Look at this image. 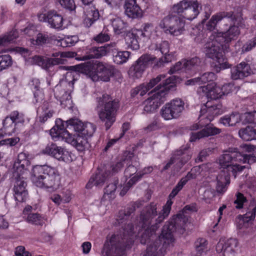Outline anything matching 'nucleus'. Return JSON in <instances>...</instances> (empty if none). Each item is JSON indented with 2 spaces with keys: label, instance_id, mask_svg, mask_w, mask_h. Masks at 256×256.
<instances>
[{
  "label": "nucleus",
  "instance_id": "obj_1",
  "mask_svg": "<svg viewBox=\"0 0 256 256\" xmlns=\"http://www.w3.org/2000/svg\"><path fill=\"white\" fill-rule=\"evenodd\" d=\"M172 204L170 200H167L158 214L156 204L151 202L141 212L136 228L138 229V233L142 232L141 244H148L142 256H164L167 246L174 242L173 234L175 232L170 230V228L164 230V225L161 234L157 237L156 234L158 224L169 215Z\"/></svg>",
  "mask_w": 256,
  "mask_h": 256
},
{
  "label": "nucleus",
  "instance_id": "obj_2",
  "mask_svg": "<svg viewBox=\"0 0 256 256\" xmlns=\"http://www.w3.org/2000/svg\"><path fill=\"white\" fill-rule=\"evenodd\" d=\"M58 68L60 70L78 71L89 76L93 80L100 78L104 82H108L110 78L114 76L116 70L113 66L99 61L93 63L88 62L74 66H59Z\"/></svg>",
  "mask_w": 256,
  "mask_h": 256
},
{
  "label": "nucleus",
  "instance_id": "obj_3",
  "mask_svg": "<svg viewBox=\"0 0 256 256\" xmlns=\"http://www.w3.org/2000/svg\"><path fill=\"white\" fill-rule=\"evenodd\" d=\"M124 236L113 234L110 240L107 238L102 251V256H123L124 250L128 248L134 242V234L136 232L134 226L128 224L124 228Z\"/></svg>",
  "mask_w": 256,
  "mask_h": 256
},
{
  "label": "nucleus",
  "instance_id": "obj_4",
  "mask_svg": "<svg viewBox=\"0 0 256 256\" xmlns=\"http://www.w3.org/2000/svg\"><path fill=\"white\" fill-rule=\"evenodd\" d=\"M32 181L38 187L56 189L60 177L58 170L47 164L34 166L32 170Z\"/></svg>",
  "mask_w": 256,
  "mask_h": 256
},
{
  "label": "nucleus",
  "instance_id": "obj_5",
  "mask_svg": "<svg viewBox=\"0 0 256 256\" xmlns=\"http://www.w3.org/2000/svg\"><path fill=\"white\" fill-rule=\"evenodd\" d=\"M96 102L98 118L104 123L106 130H108L116 121V113L120 107L119 101L113 99L108 94H104L102 96L96 98Z\"/></svg>",
  "mask_w": 256,
  "mask_h": 256
},
{
  "label": "nucleus",
  "instance_id": "obj_6",
  "mask_svg": "<svg viewBox=\"0 0 256 256\" xmlns=\"http://www.w3.org/2000/svg\"><path fill=\"white\" fill-rule=\"evenodd\" d=\"M224 38L220 34H211L205 44L204 49L206 56L216 60L222 59V52H228L229 45L223 42Z\"/></svg>",
  "mask_w": 256,
  "mask_h": 256
},
{
  "label": "nucleus",
  "instance_id": "obj_7",
  "mask_svg": "<svg viewBox=\"0 0 256 256\" xmlns=\"http://www.w3.org/2000/svg\"><path fill=\"white\" fill-rule=\"evenodd\" d=\"M222 108L221 104L216 102L212 105L210 102H208L200 111V114L198 117V122L192 126L190 128V130H196L210 125V124L214 119V116L222 113Z\"/></svg>",
  "mask_w": 256,
  "mask_h": 256
},
{
  "label": "nucleus",
  "instance_id": "obj_8",
  "mask_svg": "<svg viewBox=\"0 0 256 256\" xmlns=\"http://www.w3.org/2000/svg\"><path fill=\"white\" fill-rule=\"evenodd\" d=\"M189 148V146L186 144L174 150L170 160L163 168L162 172L168 170L172 164H174L172 172L174 175L177 174L192 158Z\"/></svg>",
  "mask_w": 256,
  "mask_h": 256
},
{
  "label": "nucleus",
  "instance_id": "obj_9",
  "mask_svg": "<svg viewBox=\"0 0 256 256\" xmlns=\"http://www.w3.org/2000/svg\"><path fill=\"white\" fill-rule=\"evenodd\" d=\"M228 14L230 16H226V19L230 22L228 28H226V31L217 34H220L224 38L223 42L229 45L230 42L236 40L240 34V28L244 26V20L238 14H234L232 12H229Z\"/></svg>",
  "mask_w": 256,
  "mask_h": 256
},
{
  "label": "nucleus",
  "instance_id": "obj_10",
  "mask_svg": "<svg viewBox=\"0 0 256 256\" xmlns=\"http://www.w3.org/2000/svg\"><path fill=\"white\" fill-rule=\"evenodd\" d=\"M236 148L234 151H226L222 155L219 159L220 164L224 168L222 170H225L226 174H232L236 176V174L237 172H242L246 168L245 166H240L234 162H239L242 157V154L238 152Z\"/></svg>",
  "mask_w": 256,
  "mask_h": 256
},
{
  "label": "nucleus",
  "instance_id": "obj_11",
  "mask_svg": "<svg viewBox=\"0 0 256 256\" xmlns=\"http://www.w3.org/2000/svg\"><path fill=\"white\" fill-rule=\"evenodd\" d=\"M195 207L190 205L184 206L182 211L166 222L164 224V230L170 228V230L180 234H183L186 230V226L188 222L189 216L188 211H194Z\"/></svg>",
  "mask_w": 256,
  "mask_h": 256
},
{
  "label": "nucleus",
  "instance_id": "obj_12",
  "mask_svg": "<svg viewBox=\"0 0 256 256\" xmlns=\"http://www.w3.org/2000/svg\"><path fill=\"white\" fill-rule=\"evenodd\" d=\"M159 26L166 33L178 36L185 30V21L178 16L170 14L160 21Z\"/></svg>",
  "mask_w": 256,
  "mask_h": 256
},
{
  "label": "nucleus",
  "instance_id": "obj_13",
  "mask_svg": "<svg viewBox=\"0 0 256 256\" xmlns=\"http://www.w3.org/2000/svg\"><path fill=\"white\" fill-rule=\"evenodd\" d=\"M73 84L71 82L62 80L54 88V96L60 101V105L64 108L71 109L73 107L70 96Z\"/></svg>",
  "mask_w": 256,
  "mask_h": 256
},
{
  "label": "nucleus",
  "instance_id": "obj_14",
  "mask_svg": "<svg viewBox=\"0 0 256 256\" xmlns=\"http://www.w3.org/2000/svg\"><path fill=\"white\" fill-rule=\"evenodd\" d=\"M184 109V102L180 98H176L166 103L160 109L161 116L168 120L178 118Z\"/></svg>",
  "mask_w": 256,
  "mask_h": 256
},
{
  "label": "nucleus",
  "instance_id": "obj_15",
  "mask_svg": "<svg viewBox=\"0 0 256 256\" xmlns=\"http://www.w3.org/2000/svg\"><path fill=\"white\" fill-rule=\"evenodd\" d=\"M174 81V76H171L166 78L162 86L160 83L154 88V92H151L152 96L149 98L158 107L166 100V97L169 91L174 88L176 86Z\"/></svg>",
  "mask_w": 256,
  "mask_h": 256
},
{
  "label": "nucleus",
  "instance_id": "obj_16",
  "mask_svg": "<svg viewBox=\"0 0 256 256\" xmlns=\"http://www.w3.org/2000/svg\"><path fill=\"white\" fill-rule=\"evenodd\" d=\"M156 58L149 54L142 55L130 69V72L136 78H139L146 68L156 62Z\"/></svg>",
  "mask_w": 256,
  "mask_h": 256
},
{
  "label": "nucleus",
  "instance_id": "obj_17",
  "mask_svg": "<svg viewBox=\"0 0 256 256\" xmlns=\"http://www.w3.org/2000/svg\"><path fill=\"white\" fill-rule=\"evenodd\" d=\"M256 212V200H252L247 208L246 213L242 216L239 215L236 219V226L239 229L247 228L250 222L254 220Z\"/></svg>",
  "mask_w": 256,
  "mask_h": 256
},
{
  "label": "nucleus",
  "instance_id": "obj_18",
  "mask_svg": "<svg viewBox=\"0 0 256 256\" xmlns=\"http://www.w3.org/2000/svg\"><path fill=\"white\" fill-rule=\"evenodd\" d=\"M14 176L15 178L13 188L14 198L18 202H22L26 200L28 196V192L26 189V183L22 175L16 174Z\"/></svg>",
  "mask_w": 256,
  "mask_h": 256
},
{
  "label": "nucleus",
  "instance_id": "obj_19",
  "mask_svg": "<svg viewBox=\"0 0 256 256\" xmlns=\"http://www.w3.org/2000/svg\"><path fill=\"white\" fill-rule=\"evenodd\" d=\"M200 64V59L196 56L189 60H183L176 62L174 66L172 67L169 70V73L172 74L178 71L187 72L193 68L198 66Z\"/></svg>",
  "mask_w": 256,
  "mask_h": 256
},
{
  "label": "nucleus",
  "instance_id": "obj_20",
  "mask_svg": "<svg viewBox=\"0 0 256 256\" xmlns=\"http://www.w3.org/2000/svg\"><path fill=\"white\" fill-rule=\"evenodd\" d=\"M66 122L62 121L61 119H57L56 120L55 126L50 130V134L52 138L66 139V134H70L66 130L70 128V126Z\"/></svg>",
  "mask_w": 256,
  "mask_h": 256
},
{
  "label": "nucleus",
  "instance_id": "obj_21",
  "mask_svg": "<svg viewBox=\"0 0 256 256\" xmlns=\"http://www.w3.org/2000/svg\"><path fill=\"white\" fill-rule=\"evenodd\" d=\"M30 166L28 154L24 152L20 153L14 164V176L16 174L22 175L28 169Z\"/></svg>",
  "mask_w": 256,
  "mask_h": 256
},
{
  "label": "nucleus",
  "instance_id": "obj_22",
  "mask_svg": "<svg viewBox=\"0 0 256 256\" xmlns=\"http://www.w3.org/2000/svg\"><path fill=\"white\" fill-rule=\"evenodd\" d=\"M44 152V153L54 156L59 160L64 162L66 161L68 154V151L64 150L62 146H58L54 143L48 144Z\"/></svg>",
  "mask_w": 256,
  "mask_h": 256
},
{
  "label": "nucleus",
  "instance_id": "obj_23",
  "mask_svg": "<svg viewBox=\"0 0 256 256\" xmlns=\"http://www.w3.org/2000/svg\"><path fill=\"white\" fill-rule=\"evenodd\" d=\"M65 141L81 152L86 149L88 144V139L81 134H66Z\"/></svg>",
  "mask_w": 256,
  "mask_h": 256
},
{
  "label": "nucleus",
  "instance_id": "obj_24",
  "mask_svg": "<svg viewBox=\"0 0 256 256\" xmlns=\"http://www.w3.org/2000/svg\"><path fill=\"white\" fill-rule=\"evenodd\" d=\"M54 111L50 107V104L46 101H44L37 110V120L40 124H44L51 118Z\"/></svg>",
  "mask_w": 256,
  "mask_h": 256
},
{
  "label": "nucleus",
  "instance_id": "obj_25",
  "mask_svg": "<svg viewBox=\"0 0 256 256\" xmlns=\"http://www.w3.org/2000/svg\"><path fill=\"white\" fill-rule=\"evenodd\" d=\"M124 8L126 14L130 18H136L142 16V10L136 0H126Z\"/></svg>",
  "mask_w": 256,
  "mask_h": 256
},
{
  "label": "nucleus",
  "instance_id": "obj_26",
  "mask_svg": "<svg viewBox=\"0 0 256 256\" xmlns=\"http://www.w3.org/2000/svg\"><path fill=\"white\" fill-rule=\"evenodd\" d=\"M238 245V242L236 238H230L224 242L220 240L216 246V250L218 253L223 252V256H226L234 252Z\"/></svg>",
  "mask_w": 256,
  "mask_h": 256
},
{
  "label": "nucleus",
  "instance_id": "obj_27",
  "mask_svg": "<svg viewBox=\"0 0 256 256\" xmlns=\"http://www.w3.org/2000/svg\"><path fill=\"white\" fill-rule=\"evenodd\" d=\"M214 83L206 86H201L198 88V92H202L206 96L212 100H216L222 98V94L220 86H214Z\"/></svg>",
  "mask_w": 256,
  "mask_h": 256
},
{
  "label": "nucleus",
  "instance_id": "obj_28",
  "mask_svg": "<svg viewBox=\"0 0 256 256\" xmlns=\"http://www.w3.org/2000/svg\"><path fill=\"white\" fill-rule=\"evenodd\" d=\"M220 129L214 126L212 124H210L203 128L202 130L198 132L192 133L190 141L194 142L196 140L214 136L220 134Z\"/></svg>",
  "mask_w": 256,
  "mask_h": 256
},
{
  "label": "nucleus",
  "instance_id": "obj_29",
  "mask_svg": "<svg viewBox=\"0 0 256 256\" xmlns=\"http://www.w3.org/2000/svg\"><path fill=\"white\" fill-rule=\"evenodd\" d=\"M113 30L116 34L126 33L129 30L128 24L118 16H113L110 19Z\"/></svg>",
  "mask_w": 256,
  "mask_h": 256
},
{
  "label": "nucleus",
  "instance_id": "obj_30",
  "mask_svg": "<svg viewBox=\"0 0 256 256\" xmlns=\"http://www.w3.org/2000/svg\"><path fill=\"white\" fill-rule=\"evenodd\" d=\"M109 52L108 46H106L91 48L86 54L82 57V60H87L92 58H100Z\"/></svg>",
  "mask_w": 256,
  "mask_h": 256
},
{
  "label": "nucleus",
  "instance_id": "obj_31",
  "mask_svg": "<svg viewBox=\"0 0 256 256\" xmlns=\"http://www.w3.org/2000/svg\"><path fill=\"white\" fill-rule=\"evenodd\" d=\"M63 17L57 12L52 10L47 12V22L50 28L55 29L61 28L63 26Z\"/></svg>",
  "mask_w": 256,
  "mask_h": 256
},
{
  "label": "nucleus",
  "instance_id": "obj_32",
  "mask_svg": "<svg viewBox=\"0 0 256 256\" xmlns=\"http://www.w3.org/2000/svg\"><path fill=\"white\" fill-rule=\"evenodd\" d=\"M230 174L226 173L225 170H222L217 176L216 191L218 193H223L227 189V186L230 182Z\"/></svg>",
  "mask_w": 256,
  "mask_h": 256
},
{
  "label": "nucleus",
  "instance_id": "obj_33",
  "mask_svg": "<svg viewBox=\"0 0 256 256\" xmlns=\"http://www.w3.org/2000/svg\"><path fill=\"white\" fill-rule=\"evenodd\" d=\"M170 50L169 44L167 41H163L161 43L156 44L155 50L160 52L162 54L165 56L159 58L158 61L156 62V65L157 66H161L164 63H168L169 60L166 57V55L168 53Z\"/></svg>",
  "mask_w": 256,
  "mask_h": 256
},
{
  "label": "nucleus",
  "instance_id": "obj_34",
  "mask_svg": "<svg viewBox=\"0 0 256 256\" xmlns=\"http://www.w3.org/2000/svg\"><path fill=\"white\" fill-rule=\"evenodd\" d=\"M2 124V128L0 130V138L4 135L10 136L14 132L16 124L8 116L5 118Z\"/></svg>",
  "mask_w": 256,
  "mask_h": 256
},
{
  "label": "nucleus",
  "instance_id": "obj_35",
  "mask_svg": "<svg viewBox=\"0 0 256 256\" xmlns=\"http://www.w3.org/2000/svg\"><path fill=\"white\" fill-rule=\"evenodd\" d=\"M192 4L189 6L184 13L182 14V18L192 20L196 18L200 11L198 10L199 4L197 1L191 0Z\"/></svg>",
  "mask_w": 256,
  "mask_h": 256
},
{
  "label": "nucleus",
  "instance_id": "obj_36",
  "mask_svg": "<svg viewBox=\"0 0 256 256\" xmlns=\"http://www.w3.org/2000/svg\"><path fill=\"white\" fill-rule=\"evenodd\" d=\"M240 121V114L237 112H232L220 118L219 122L226 126H234Z\"/></svg>",
  "mask_w": 256,
  "mask_h": 256
},
{
  "label": "nucleus",
  "instance_id": "obj_37",
  "mask_svg": "<svg viewBox=\"0 0 256 256\" xmlns=\"http://www.w3.org/2000/svg\"><path fill=\"white\" fill-rule=\"evenodd\" d=\"M230 16V14L227 12H219L212 16L210 20L206 24V28L207 30H210L209 34H212L211 31L213 30L216 24L224 18H226V16ZM212 34H216V32H212Z\"/></svg>",
  "mask_w": 256,
  "mask_h": 256
},
{
  "label": "nucleus",
  "instance_id": "obj_38",
  "mask_svg": "<svg viewBox=\"0 0 256 256\" xmlns=\"http://www.w3.org/2000/svg\"><path fill=\"white\" fill-rule=\"evenodd\" d=\"M194 178V174L190 172H188L186 176L182 178L172 190L169 195V199L168 200H170L173 202L171 199L173 198L178 194L190 180Z\"/></svg>",
  "mask_w": 256,
  "mask_h": 256
},
{
  "label": "nucleus",
  "instance_id": "obj_39",
  "mask_svg": "<svg viewBox=\"0 0 256 256\" xmlns=\"http://www.w3.org/2000/svg\"><path fill=\"white\" fill-rule=\"evenodd\" d=\"M139 202H136L132 206L128 207L124 210H121L118 212V221L119 224H122L128 220L130 214L136 210V208H138L140 205Z\"/></svg>",
  "mask_w": 256,
  "mask_h": 256
},
{
  "label": "nucleus",
  "instance_id": "obj_40",
  "mask_svg": "<svg viewBox=\"0 0 256 256\" xmlns=\"http://www.w3.org/2000/svg\"><path fill=\"white\" fill-rule=\"evenodd\" d=\"M239 136L244 140L249 141L256 140V128L247 126L240 128L238 131Z\"/></svg>",
  "mask_w": 256,
  "mask_h": 256
},
{
  "label": "nucleus",
  "instance_id": "obj_41",
  "mask_svg": "<svg viewBox=\"0 0 256 256\" xmlns=\"http://www.w3.org/2000/svg\"><path fill=\"white\" fill-rule=\"evenodd\" d=\"M106 174L98 172L94 176L92 177L86 185L87 188H91L92 186H102L106 180Z\"/></svg>",
  "mask_w": 256,
  "mask_h": 256
},
{
  "label": "nucleus",
  "instance_id": "obj_42",
  "mask_svg": "<svg viewBox=\"0 0 256 256\" xmlns=\"http://www.w3.org/2000/svg\"><path fill=\"white\" fill-rule=\"evenodd\" d=\"M190 34L195 36L194 40L196 42L202 43L203 40L207 36L208 34L206 33V30L201 26H199L192 28Z\"/></svg>",
  "mask_w": 256,
  "mask_h": 256
},
{
  "label": "nucleus",
  "instance_id": "obj_43",
  "mask_svg": "<svg viewBox=\"0 0 256 256\" xmlns=\"http://www.w3.org/2000/svg\"><path fill=\"white\" fill-rule=\"evenodd\" d=\"M191 4V0H182L172 6V12L182 16L186 8Z\"/></svg>",
  "mask_w": 256,
  "mask_h": 256
},
{
  "label": "nucleus",
  "instance_id": "obj_44",
  "mask_svg": "<svg viewBox=\"0 0 256 256\" xmlns=\"http://www.w3.org/2000/svg\"><path fill=\"white\" fill-rule=\"evenodd\" d=\"M124 39L128 48L132 50H136L139 48L140 46L136 34L128 32L126 34Z\"/></svg>",
  "mask_w": 256,
  "mask_h": 256
},
{
  "label": "nucleus",
  "instance_id": "obj_45",
  "mask_svg": "<svg viewBox=\"0 0 256 256\" xmlns=\"http://www.w3.org/2000/svg\"><path fill=\"white\" fill-rule=\"evenodd\" d=\"M61 54L60 52L52 53V56L54 58L46 59V66L50 68L54 65L64 64L65 60L61 57Z\"/></svg>",
  "mask_w": 256,
  "mask_h": 256
},
{
  "label": "nucleus",
  "instance_id": "obj_46",
  "mask_svg": "<svg viewBox=\"0 0 256 256\" xmlns=\"http://www.w3.org/2000/svg\"><path fill=\"white\" fill-rule=\"evenodd\" d=\"M55 40H56V38L54 36L48 35L47 34L38 33L37 34L36 40H34L35 43L34 42L33 44L42 46Z\"/></svg>",
  "mask_w": 256,
  "mask_h": 256
},
{
  "label": "nucleus",
  "instance_id": "obj_47",
  "mask_svg": "<svg viewBox=\"0 0 256 256\" xmlns=\"http://www.w3.org/2000/svg\"><path fill=\"white\" fill-rule=\"evenodd\" d=\"M208 242L203 238H198L194 242V248L198 256H200L207 250Z\"/></svg>",
  "mask_w": 256,
  "mask_h": 256
},
{
  "label": "nucleus",
  "instance_id": "obj_48",
  "mask_svg": "<svg viewBox=\"0 0 256 256\" xmlns=\"http://www.w3.org/2000/svg\"><path fill=\"white\" fill-rule=\"evenodd\" d=\"M18 37V32L16 30H12L3 36L0 37V46H6L12 42Z\"/></svg>",
  "mask_w": 256,
  "mask_h": 256
},
{
  "label": "nucleus",
  "instance_id": "obj_49",
  "mask_svg": "<svg viewBox=\"0 0 256 256\" xmlns=\"http://www.w3.org/2000/svg\"><path fill=\"white\" fill-rule=\"evenodd\" d=\"M130 55L128 51H120L116 54L114 55L113 60L118 64H121L127 62Z\"/></svg>",
  "mask_w": 256,
  "mask_h": 256
},
{
  "label": "nucleus",
  "instance_id": "obj_50",
  "mask_svg": "<svg viewBox=\"0 0 256 256\" xmlns=\"http://www.w3.org/2000/svg\"><path fill=\"white\" fill-rule=\"evenodd\" d=\"M147 92V89L145 84H142L132 88L130 91V96L132 98H138L142 97Z\"/></svg>",
  "mask_w": 256,
  "mask_h": 256
},
{
  "label": "nucleus",
  "instance_id": "obj_51",
  "mask_svg": "<svg viewBox=\"0 0 256 256\" xmlns=\"http://www.w3.org/2000/svg\"><path fill=\"white\" fill-rule=\"evenodd\" d=\"M144 104L143 114H150L154 112L158 108V105H156L150 98H147L144 102Z\"/></svg>",
  "mask_w": 256,
  "mask_h": 256
},
{
  "label": "nucleus",
  "instance_id": "obj_52",
  "mask_svg": "<svg viewBox=\"0 0 256 256\" xmlns=\"http://www.w3.org/2000/svg\"><path fill=\"white\" fill-rule=\"evenodd\" d=\"M96 126L90 122H86L84 124L81 134L86 137L87 139L89 137H91L96 130Z\"/></svg>",
  "mask_w": 256,
  "mask_h": 256
},
{
  "label": "nucleus",
  "instance_id": "obj_53",
  "mask_svg": "<svg viewBox=\"0 0 256 256\" xmlns=\"http://www.w3.org/2000/svg\"><path fill=\"white\" fill-rule=\"evenodd\" d=\"M68 123L69 124L68 126H70V128H72L76 132H78L76 134H81L84 126V124L81 121L77 118H70L68 120Z\"/></svg>",
  "mask_w": 256,
  "mask_h": 256
},
{
  "label": "nucleus",
  "instance_id": "obj_54",
  "mask_svg": "<svg viewBox=\"0 0 256 256\" xmlns=\"http://www.w3.org/2000/svg\"><path fill=\"white\" fill-rule=\"evenodd\" d=\"M200 84L213 82L216 78V76L214 72H206L198 76Z\"/></svg>",
  "mask_w": 256,
  "mask_h": 256
},
{
  "label": "nucleus",
  "instance_id": "obj_55",
  "mask_svg": "<svg viewBox=\"0 0 256 256\" xmlns=\"http://www.w3.org/2000/svg\"><path fill=\"white\" fill-rule=\"evenodd\" d=\"M154 30L153 24L147 23L144 24L142 30H138V32L140 36L149 38Z\"/></svg>",
  "mask_w": 256,
  "mask_h": 256
},
{
  "label": "nucleus",
  "instance_id": "obj_56",
  "mask_svg": "<svg viewBox=\"0 0 256 256\" xmlns=\"http://www.w3.org/2000/svg\"><path fill=\"white\" fill-rule=\"evenodd\" d=\"M166 80V76L164 74H160L156 78L151 79L148 83L146 84H145L146 88L147 89V92L150 89L154 88L158 82L162 81V82L163 84L164 82H165ZM162 85V86L163 84Z\"/></svg>",
  "mask_w": 256,
  "mask_h": 256
},
{
  "label": "nucleus",
  "instance_id": "obj_57",
  "mask_svg": "<svg viewBox=\"0 0 256 256\" xmlns=\"http://www.w3.org/2000/svg\"><path fill=\"white\" fill-rule=\"evenodd\" d=\"M12 64V60L10 55L0 56V72L8 68Z\"/></svg>",
  "mask_w": 256,
  "mask_h": 256
},
{
  "label": "nucleus",
  "instance_id": "obj_58",
  "mask_svg": "<svg viewBox=\"0 0 256 256\" xmlns=\"http://www.w3.org/2000/svg\"><path fill=\"white\" fill-rule=\"evenodd\" d=\"M27 221L34 224L42 225L43 218L38 213H30L28 216Z\"/></svg>",
  "mask_w": 256,
  "mask_h": 256
},
{
  "label": "nucleus",
  "instance_id": "obj_59",
  "mask_svg": "<svg viewBox=\"0 0 256 256\" xmlns=\"http://www.w3.org/2000/svg\"><path fill=\"white\" fill-rule=\"evenodd\" d=\"M8 116L16 124L24 123V114L18 110L12 112Z\"/></svg>",
  "mask_w": 256,
  "mask_h": 256
},
{
  "label": "nucleus",
  "instance_id": "obj_60",
  "mask_svg": "<svg viewBox=\"0 0 256 256\" xmlns=\"http://www.w3.org/2000/svg\"><path fill=\"white\" fill-rule=\"evenodd\" d=\"M236 67L240 70L244 78L248 76L252 72L250 65L245 62H240Z\"/></svg>",
  "mask_w": 256,
  "mask_h": 256
},
{
  "label": "nucleus",
  "instance_id": "obj_61",
  "mask_svg": "<svg viewBox=\"0 0 256 256\" xmlns=\"http://www.w3.org/2000/svg\"><path fill=\"white\" fill-rule=\"evenodd\" d=\"M77 41V38L72 36L70 38H67L66 39H62L58 41L57 44L60 45L62 47L70 46H73Z\"/></svg>",
  "mask_w": 256,
  "mask_h": 256
},
{
  "label": "nucleus",
  "instance_id": "obj_62",
  "mask_svg": "<svg viewBox=\"0 0 256 256\" xmlns=\"http://www.w3.org/2000/svg\"><path fill=\"white\" fill-rule=\"evenodd\" d=\"M60 6L69 10L72 11L75 10L76 6L74 0H56Z\"/></svg>",
  "mask_w": 256,
  "mask_h": 256
},
{
  "label": "nucleus",
  "instance_id": "obj_63",
  "mask_svg": "<svg viewBox=\"0 0 256 256\" xmlns=\"http://www.w3.org/2000/svg\"><path fill=\"white\" fill-rule=\"evenodd\" d=\"M236 199L234 201V204H236V208L237 209H240L243 208V206L247 200L246 198L243 194L240 192H238L236 194Z\"/></svg>",
  "mask_w": 256,
  "mask_h": 256
},
{
  "label": "nucleus",
  "instance_id": "obj_64",
  "mask_svg": "<svg viewBox=\"0 0 256 256\" xmlns=\"http://www.w3.org/2000/svg\"><path fill=\"white\" fill-rule=\"evenodd\" d=\"M20 141V138L18 137L6 138L0 140V146H14Z\"/></svg>",
  "mask_w": 256,
  "mask_h": 256
}]
</instances>
